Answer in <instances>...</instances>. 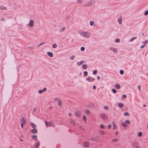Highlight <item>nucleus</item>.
Returning a JSON list of instances; mask_svg holds the SVG:
<instances>
[{
	"instance_id": "nucleus-1",
	"label": "nucleus",
	"mask_w": 148,
	"mask_h": 148,
	"mask_svg": "<svg viewBox=\"0 0 148 148\" xmlns=\"http://www.w3.org/2000/svg\"><path fill=\"white\" fill-rule=\"evenodd\" d=\"M79 34L82 36L86 38H89L90 36V33L88 32L81 31L79 32Z\"/></svg>"
},
{
	"instance_id": "nucleus-2",
	"label": "nucleus",
	"mask_w": 148,
	"mask_h": 148,
	"mask_svg": "<svg viewBox=\"0 0 148 148\" xmlns=\"http://www.w3.org/2000/svg\"><path fill=\"white\" fill-rule=\"evenodd\" d=\"M132 147L134 148H140V146L138 142L134 141L132 143Z\"/></svg>"
},
{
	"instance_id": "nucleus-3",
	"label": "nucleus",
	"mask_w": 148,
	"mask_h": 148,
	"mask_svg": "<svg viewBox=\"0 0 148 148\" xmlns=\"http://www.w3.org/2000/svg\"><path fill=\"white\" fill-rule=\"evenodd\" d=\"M90 140H93L94 141H98L100 140V139L99 136H96L94 137L90 138Z\"/></svg>"
},
{
	"instance_id": "nucleus-4",
	"label": "nucleus",
	"mask_w": 148,
	"mask_h": 148,
	"mask_svg": "<svg viewBox=\"0 0 148 148\" xmlns=\"http://www.w3.org/2000/svg\"><path fill=\"white\" fill-rule=\"evenodd\" d=\"M90 143L88 142L85 141L83 144V146L84 147H88L90 145Z\"/></svg>"
},
{
	"instance_id": "nucleus-5",
	"label": "nucleus",
	"mask_w": 148,
	"mask_h": 148,
	"mask_svg": "<svg viewBox=\"0 0 148 148\" xmlns=\"http://www.w3.org/2000/svg\"><path fill=\"white\" fill-rule=\"evenodd\" d=\"M100 116L105 120H107L108 119L107 115L104 114L102 113L100 114Z\"/></svg>"
},
{
	"instance_id": "nucleus-6",
	"label": "nucleus",
	"mask_w": 148,
	"mask_h": 148,
	"mask_svg": "<svg viewBox=\"0 0 148 148\" xmlns=\"http://www.w3.org/2000/svg\"><path fill=\"white\" fill-rule=\"evenodd\" d=\"M86 80L89 82H92L95 80V79L93 77H89L87 78Z\"/></svg>"
},
{
	"instance_id": "nucleus-7",
	"label": "nucleus",
	"mask_w": 148,
	"mask_h": 148,
	"mask_svg": "<svg viewBox=\"0 0 148 148\" xmlns=\"http://www.w3.org/2000/svg\"><path fill=\"white\" fill-rule=\"evenodd\" d=\"M34 24V21L32 20H31L30 21L29 23V25L30 27H32L33 26Z\"/></svg>"
},
{
	"instance_id": "nucleus-8",
	"label": "nucleus",
	"mask_w": 148,
	"mask_h": 148,
	"mask_svg": "<svg viewBox=\"0 0 148 148\" xmlns=\"http://www.w3.org/2000/svg\"><path fill=\"white\" fill-rule=\"evenodd\" d=\"M109 49L110 50L112 51H113L114 53H116L118 52V51H117V50L115 48L113 47H110Z\"/></svg>"
},
{
	"instance_id": "nucleus-9",
	"label": "nucleus",
	"mask_w": 148,
	"mask_h": 148,
	"mask_svg": "<svg viewBox=\"0 0 148 148\" xmlns=\"http://www.w3.org/2000/svg\"><path fill=\"white\" fill-rule=\"evenodd\" d=\"M45 125L47 126H50L53 125V123L51 122H47L46 121H45Z\"/></svg>"
},
{
	"instance_id": "nucleus-10",
	"label": "nucleus",
	"mask_w": 148,
	"mask_h": 148,
	"mask_svg": "<svg viewBox=\"0 0 148 148\" xmlns=\"http://www.w3.org/2000/svg\"><path fill=\"white\" fill-rule=\"evenodd\" d=\"M47 90V88H44L42 90H40L38 91V93L39 94H42L43 92Z\"/></svg>"
},
{
	"instance_id": "nucleus-11",
	"label": "nucleus",
	"mask_w": 148,
	"mask_h": 148,
	"mask_svg": "<svg viewBox=\"0 0 148 148\" xmlns=\"http://www.w3.org/2000/svg\"><path fill=\"white\" fill-rule=\"evenodd\" d=\"M30 131L33 134H36L37 133V130L36 129L31 130Z\"/></svg>"
},
{
	"instance_id": "nucleus-12",
	"label": "nucleus",
	"mask_w": 148,
	"mask_h": 148,
	"mask_svg": "<svg viewBox=\"0 0 148 148\" xmlns=\"http://www.w3.org/2000/svg\"><path fill=\"white\" fill-rule=\"evenodd\" d=\"M122 17L121 16H120L119 18L118 19V21L119 23L120 24H121L122 22Z\"/></svg>"
},
{
	"instance_id": "nucleus-13",
	"label": "nucleus",
	"mask_w": 148,
	"mask_h": 148,
	"mask_svg": "<svg viewBox=\"0 0 148 148\" xmlns=\"http://www.w3.org/2000/svg\"><path fill=\"white\" fill-rule=\"evenodd\" d=\"M93 2V1H89L86 5V6H89L91 5V4H92V3Z\"/></svg>"
},
{
	"instance_id": "nucleus-14",
	"label": "nucleus",
	"mask_w": 148,
	"mask_h": 148,
	"mask_svg": "<svg viewBox=\"0 0 148 148\" xmlns=\"http://www.w3.org/2000/svg\"><path fill=\"white\" fill-rule=\"evenodd\" d=\"M75 114L77 117H79L80 116V112L79 110H77L76 111Z\"/></svg>"
},
{
	"instance_id": "nucleus-15",
	"label": "nucleus",
	"mask_w": 148,
	"mask_h": 148,
	"mask_svg": "<svg viewBox=\"0 0 148 148\" xmlns=\"http://www.w3.org/2000/svg\"><path fill=\"white\" fill-rule=\"evenodd\" d=\"M21 123H23L24 124H25L26 123V122L25 120H24V117L23 116L21 119Z\"/></svg>"
},
{
	"instance_id": "nucleus-16",
	"label": "nucleus",
	"mask_w": 148,
	"mask_h": 148,
	"mask_svg": "<svg viewBox=\"0 0 148 148\" xmlns=\"http://www.w3.org/2000/svg\"><path fill=\"white\" fill-rule=\"evenodd\" d=\"M47 55L50 57H53V53H52L50 52H48L47 53Z\"/></svg>"
},
{
	"instance_id": "nucleus-17",
	"label": "nucleus",
	"mask_w": 148,
	"mask_h": 148,
	"mask_svg": "<svg viewBox=\"0 0 148 148\" xmlns=\"http://www.w3.org/2000/svg\"><path fill=\"white\" fill-rule=\"evenodd\" d=\"M69 122L73 125H75V123L74 121L72 120V119H70L69 120Z\"/></svg>"
},
{
	"instance_id": "nucleus-18",
	"label": "nucleus",
	"mask_w": 148,
	"mask_h": 148,
	"mask_svg": "<svg viewBox=\"0 0 148 148\" xmlns=\"http://www.w3.org/2000/svg\"><path fill=\"white\" fill-rule=\"evenodd\" d=\"M31 125L32 127L33 128V129H36L37 126L35 124L33 123H31Z\"/></svg>"
},
{
	"instance_id": "nucleus-19",
	"label": "nucleus",
	"mask_w": 148,
	"mask_h": 148,
	"mask_svg": "<svg viewBox=\"0 0 148 148\" xmlns=\"http://www.w3.org/2000/svg\"><path fill=\"white\" fill-rule=\"evenodd\" d=\"M7 9V8L3 5L0 6V9L2 10H5Z\"/></svg>"
},
{
	"instance_id": "nucleus-20",
	"label": "nucleus",
	"mask_w": 148,
	"mask_h": 148,
	"mask_svg": "<svg viewBox=\"0 0 148 148\" xmlns=\"http://www.w3.org/2000/svg\"><path fill=\"white\" fill-rule=\"evenodd\" d=\"M112 124H113V129L114 130L116 129V126L115 124V122L114 121H113L112 122Z\"/></svg>"
},
{
	"instance_id": "nucleus-21",
	"label": "nucleus",
	"mask_w": 148,
	"mask_h": 148,
	"mask_svg": "<svg viewBox=\"0 0 148 148\" xmlns=\"http://www.w3.org/2000/svg\"><path fill=\"white\" fill-rule=\"evenodd\" d=\"M45 43V42H43L39 43L37 46V47H39L40 46L43 45Z\"/></svg>"
},
{
	"instance_id": "nucleus-22",
	"label": "nucleus",
	"mask_w": 148,
	"mask_h": 148,
	"mask_svg": "<svg viewBox=\"0 0 148 148\" xmlns=\"http://www.w3.org/2000/svg\"><path fill=\"white\" fill-rule=\"evenodd\" d=\"M115 88L116 89H119L120 88V85L119 84H116L115 85Z\"/></svg>"
},
{
	"instance_id": "nucleus-23",
	"label": "nucleus",
	"mask_w": 148,
	"mask_h": 148,
	"mask_svg": "<svg viewBox=\"0 0 148 148\" xmlns=\"http://www.w3.org/2000/svg\"><path fill=\"white\" fill-rule=\"evenodd\" d=\"M82 68L84 69H86L87 68V66L86 64H84L82 65Z\"/></svg>"
},
{
	"instance_id": "nucleus-24",
	"label": "nucleus",
	"mask_w": 148,
	"mask_h": 148,
	"mask_svg": "<svg viewBox=\"0 0 148 148\" xmlns=\"http://www.w3.org/2000/svg\"><path fill=\"white\" fill-rule=\"evenodd\" d=\"M32 138L34 140H37V136L36 135H33L32 136Z\"/></svg>"
},
{
	"instance_id": "nucleus-25",
	"label": "nucleus",
	"mask_w": 148,
	"mask_h": 148,
	"mask_svg": "<svg viewBox=\"0 0 148 148\" xmlns=\"http://www.w3.org/2000/svg\"><path fill=\"white\" fill-rule=\"evenodd\" d=\"M58 105L59 106H60V107H61L62 106V101L61 100H60V101H58Z\"/></svg>"
},
{
	"instance_id": "nucleus-26",
	"label": "nucleus",
	"mask_w": 148,
	"mask_h": 148,
	"mask_svg": "<svg viewBox=\"0 0 148 148\" xmlns=\"http://www.w3.org/2000/svg\"><path fill=\"white\" fill-rule=\"evenodd\" d=\"M35 147L38 148L40 146V142H38L35 145Z\"/></svg>"
},
{
	"instance_id": "nucleus-27",
	"label": "nucleus",
	"mask_w": 148,
	"mask_h": 148,
	"mask_svg": "<svg viewBox=\"0 0 148 148\" xmlns=\"http://www.w3.org/2000/svg\"><path fill=\"white\" fill-rule=\"evenodd\" d=\"M122 126L124 127H127V124L125 122H123L122 123Z\"/></svg>"
},
{
	"instance_id": "nucleus-28",
	"label": "nucleus",
	"mask_w": 148,
	"mask_h": 148,
	"mask_svg": "<svg viewBox=\"0 0 148 148\" xmlns=\"http://www.w3.org/2000/svg\"><path fill=\"white\" fill-rule=\"evenodd\" d=\"M65 29V27H63L62 28L60 29L59 32H63Z\"/></svg>"
},
{
	"instance_id": "nucleus-29",
	"label": "nucleus",
	"mask_w": 148,
	"mask_h": 148,
	"mask_svg": "<svg viewBox=\"0 0 148 148\" xmlns=\"http://www.w3.org/2000/svg\"><path fill=\"white\" fill-rule=\"evenodd\" d=\"M137 38V37H134L132 38L130 40V42H131L133 41L134 40L136 39Z\"/></svg>"
},
{
	"instance_id": "nucleus-30",
	"label": "nucleus",
	"mask_w": 148,
	"mask_h": 148,
	"mask_svg": "<svg viewBox=\"0 0 148 148\" xmlns=\"http://www.w3.org/2000/svg\"><path fill=\"white\" fill-rule=\"evenodd\" d=\"M118 106H119L120 108H122L123 106V104L122 103H119L118 104Z\"/></svg>"
},
{
	"instance_id": "nucleus-31",
	"label": "nucleus",
	"mask_w": 148,
	"mask_h": 148,
	"mask_svg": "<svg viewBox=\"0 0 148 148\" xmlns=\"http://www.w3.org/2000/svg\"><path fill=\"white\" fill-rule=\"evenodd\" d=\"M99 132L102 134L104 135L105 134V133L103 131L101 130H100L99 131Z\"/></svg>"
},
{
	"instance_id": "nucleus-32",
	"label": "nucleus",
	"mask_w": 148,
	"mask_h": 148,
	"mask_svg": "<svg viewBox=\"0 0 148 148\" xmlns=\"http://www.w3.org/2000/svg\"><path fill=\"white\" fill-rule=\"evenodd\" d=\"M83 63V61L81 60L80 62H77V64L78 65H81Z\"/></svg>"
},
{
	"instance_id": "nucleus-33",
	"label": "nucleus",
	"mask_w": 148,
	"mask_h": 148,
	"mask_svg": "<svg viewBox=\"0 0 148 148\" xmlns=\"http://www.w3.org/2000/svg\"><path fill=\"white\" fill-rule=\"evenodd\" d=\"M75 58V56L74 55H73L70 57V59L71 60H73Z\"/></svg>"
},
{
	"instance_id": "nucleus-34",
	"label": "nucleus",
	"mask_w": 148,
	"mask_h": 148,
	"mask_svg": "<svg viewBox=\"0 0 148 148\" xmlns=\"http://www.w3.org/2000/svg\"><path fill=\"white\" fill-rule=\"evenodd\" d=\"M142 135V133L141 132H139L138 134V137H140Z\"/></svg>"
},
{
	"instance_id": "nucleus-35",
	"label": "nucleus",
	"mask_w": 148,
	"mask_h": 148,
	"mask_svg": "<svg viewBox=\"0 0 148 148\" xmlns=\"http://www.w3.org/2000/svg\"><path fill=\"white\" fill-rule=\"evenodd\" d=\"M57 47V45L56 44H54L52 45V47L53 48H56Z\"/></svg>"
},
{
	"instance_id": "nucleus-36",
	"label": "nucleus",
	"mask_w": 148,
	"mask_h": 148,
	"mask_svg": "<svg viewBox=\"0 0 148 148\" xmlns=\"http://www.w3.org/2000/svg\"><path fill=\"white\" fill-rule=\"evenodd\" d=\"M84 77H85L88 75V72L86 71H85L84 72Z\"/></svg>"
},
{
	"instance_id": "nucleus-37",
	"label": "nucleus",
	"mask_w": 148,
	"mask_h": 148,
	"mask_svg": "<svg viewBox=\"0 0 148 148\" xmlns=\"http://www.w3.org/2000/svg\"><path fill=\"white\" fill-rule=\"evenodd\" d=\"M85 112L88 115L89 114H90V111L88 110H85Z\"/></svg>"
},
{
	"instance_id": "nucleus-38",
	"label": "nucleus",
	"mask_w": 148,
	"mask_h": 148,
	"mask_svg": "<svg viewBox=\"0 0 148 148\" xmlns=\"http://www.w3.org/2000/svg\"><path fill=\"white\" fill-rule=\"evenodd\" d=\"M120 41V39L119 38H117L115 39V42H119Z\"/></svg>"
},
{
	"instance_id": "nucleus-39",
	"label": "nucleus",
	"mask_w": 148,
	"mask_h": 148,
	"mask_svg": "<svg viewBox=\"0 0 148 148\" xmlns=\"http://www.w3.org/2000/svg\"><path fill=\"white\" fill-rule=\"evenodd\" d=\"M112 91L114 93H116V90L114 89H113L112 90Z\"/></svg>"
},
{
	"instance_id": "nucleus-40",
	"label": "nucleus",
	"mask_w": 148,
	"mask_h": 148,
	"mask_svg": "<svg viewBox=\"0 0 148 148\" xmlns=\"http://www.w3.org/2000/svg\"><path fill=\"white\" fill-rule=\"evenodd\" d=\"M101 128L104 129L105 128V126L103 124H101L100 126Z\"/></svg>"
},
{
	"instance_id": "nucleus-41",
	"label": "nucleus",
	"mask_w": 148,
	"mask_h": 148,
	"mask_svg": "<svg viewBox=\"0 0 148 148\" xmlns=\"http://www.w3.org/2000/svg\"><path fill=\"white\" fill-rule=\"evenodd\" d=\"M94 23V22L93 21H90V25L91 26L93 25Z\"/></svg>"
},
{
	"instance_id": "nucleus-42",
	"label": "nucleus",
	"mask_w": 148,
	"mask_h": 148,
	"mask_svg": "<svg viewBox=\"0 0 148 148\" xmlns=\"http://www.w3.org/2000/svg\"><path fill=\"white\" fill-rule=\"evenodd\" d=\"M148 42V40H144V41L142 43H143L146 44Z\"/></svg>"
},
{
	"instance_id": "nucleus-43",
	"label": "nucleus",
	"mask_w": 148,
	"mask_h": 148,
	"mask_svg": "<svg viewBox=\"0 0 148 148\" xmlns=\"http://www.w3.org/2000/svg\"><path fill=\"white\" fill-rule=\"evenodd\" d=\"M112 140L114 142H117L118 141V139L116 138H114L112 139Z\"/></svg>"
},
{
	"instance_id": "nucleus-44",
	"label": "nucleus",
	"mask_w": 148,
	"mask_h": 148,
	"mask_svg": "<svg viewBox=\"0 0 148 148\" xmlns=\"http://www.w3.org/2000/svg\"><path fill=\"white\" fill-rule=\"evenodd\" d=\"M125 123L126 124L127 123L128 124H129L130 123V121L128 120H126L125 121Z\"/></svg>"
},
{
	"instance_id": "nucleus-45",
	"label": "nucleus",
	"mask_w": 148,
	"mask_h": 148,
	"mask_svg": "<svg viewBox=\"0 0 148 148\" xmlns=\"http://www.w3.org/2000/svg\"><path fill=\"white\" fill-rule=\"evenodd\" d=\"M120 73L121 75L123 74H124V71H123V70H120Z\"/></svg>"
},
{
	"instance_id": "nucleus-46",
	"label": "nucleus",
	"mask_w": 148,
	"mask_h": 148,
	"mask_svg": "<svg viewBox=\"0 0 148 148\" xmlns=\"http://www.w3.org/2000/svg\"><path fill=\"white\" fill-rule=\"evenodd\" d=\"M124 114L125 116H127L129 115V113L128 112H125Z\"/></svg>"
},
{
	"instance_id": "nucleus-47",
	"label": "nucleus",
	"mask_w": 148,
	"mask_h": 148,
	"mask_svg": "<svg viewBox=\"0 0 148 148\" xmlns=\"http://www.w3.org/2000/svg\"><path fill=\"white\" fill-rule=\"evenodd\" d=\"M97 72V70H94L93 72V74H96Z\"/></svg>"
},
{
	"instance_id": "nucleus-48",
	"label": "nucleus",
	"mask_w": 148,
	"mask_h": 148,
	"mask_svg": "<svg viewBox=\"0 0 148 148\" xmlns=\"http://www.w3.org/2000/svg\"><path fill=\"white\" fill-rule=\"evenodd\" d=\"M144 14L145 15H147L148 14V10H146L144 13Z\"/></svg>"
},
{
	"instance_id": "nucleus-49",
	"label": "nucleus",
	"mask_w": 148,
	"mask_h": 148,
	"mask_svg": "<svg viewBox=\"0 0 148 148\" xmlns=\"http://www.w3.org/2000/svg\"><path fill=\"white\" fill-rule=\"evenodd\" d=\"M85 50V48L84 47H81V50L82 51H83Z\"/></svg>"
},
{
	"instance_id": "nucleus-50",
	"label": "nucleus",
	"mask_w": 148,
	"mask_h": 148,
	"mask_svg": "<svg viewBox=\"0 0 148 148\" xmlns=\"http://www.w3.org/2000/svg\"><path fill=\"white\" fill-rule=\"evenodd\" d=\"M104 108L106 110H108V107L107 106H105L104 107Z\"/></svg>"
},
{
	"instance_id": "nucleus-51",
	"label": "nucleus",
	"mask_w": 148,
	"mask_h": 148,
	"mask_svg": "<svg viewBox=\"0 0 148 148\" xmlns=\"http://www.w3.org/2000/svg\"><path fill=\"white\" fill-rule=\"evenodd\" d=\"M86 116H83V119H84V121L85 122H86Z\"/></svg>"
},
{
	"instance_id": "nucleus-52",
	"label": "nucleus",
	"mask_w": 148,
	"mask_h": 148,
	"mask_svg": "<svg viewBox=\"0 0 148 148\" xmlns=\"http://www.w3.org/2000/svg\"><path fill=\"white\" fill-rule=\"evenodd\" d=\"M60 100L58 98H55L54 99L55 101H60Z\"/></svg>"
},
{
	"instance_id": "nucleus-53",
	"label": "nucleus",
	"mask_w": 148,
	"mask_h": 148,
	"mask_svg": "<svg viewBox=\"0 0 148 148\" xmlns=\"http://www.w3.org/2000/svg\"><path fill=\"white\" fill-rule=\"evenodd\" d=\"M141 86H140V85H138V88L139 90V91H141Z\"/></svg>"
},
{
	"instance_id": "nucleus-54",
	"label": "nucleus",
	"mask_w": 148,
	"mask_h": 148,
	"mask_svg": "<svg viewBox=\"0 0 148 148\" xmlns=\"http://www.w3.org/2000/svg\"><path fill=\"white\" fill-rule=\"evenodd\" d=\"M146 46V45H142L141 47H140V48L141 49H143V48H144Z\"/></svg>"
},
{
	"instance_id": "nucleus-55",
	"label": "nucleus",
	"mask_w": 148,
	"mask_h": 148,
	"mask_svg": "<svg viewBox=\"0 0 148 148\" xmlns=\"http://www.w3.org/2000/svg\"><path fill=\"white\" fill-rule=\"evenodd\" d=\"M126 95L125 94H124V95H123L122 96V97L124 98V99H125L126 98Z\"/></svg>"
},
{
	"instance_id": "nucleus-56",
	"label": "nucleus",
	"mask_w": 148,
	"mask_h": 148,
	"mask_svg": "<svg viewBox=\"0 0 148 148\" xmlns=\"http://www.w3.org/2000/svg\"><path fill=\"white\" fill-rule=\"evenodd\" d=\"M37 109L36 108H33V111L34 112H36L37 111Z\"/></svg>"
},
{
	"instance_id": "nucleus-57",
	"label": "nucleus",
	"mask_w": 148,
	"mask_h": 148,
	"mask_svg": "<svg viewBox=\"0 0 148 148\" xmlns=\"http://www.w3.org/2000/svg\"><path fill=\"white\" fill-rule=\"evenodd\" d=\"M77 1L78 3H82V1H81V0H77Z\"/></svg>"
},
{
	"instance_id": "nucleus-58",
	"label": "nucleus",
	"mask_w": 148,
	"mask_h": 148,
	"mask_svg": "<svg viewBox=\"0 0 148 148\" xmlns=\"http://www.w3.org/2000/svg\"><path fill=\"white\" fill-rule=\"evenodd\" d=\"M111 125H108V128H109V129L111 128Z\"/></svg>"
},
{
	"instance_id": "nucleus-59",
	"label": "nucleus",
	"mask_w": 148,
	"mask_h": 148,
	"mask_svg": "<svg viewBox=\"0 0 148 148\" xmlns=\"http://www.w3.org/2000/svg\"><path fill=\"white\" fill-rule=\"evenodd\" d=\"M24 124L22 123H21V128L23 129V125Z\"/></svg>"
},
{
	"instance_id": "nucleus-60",
	"label": "nucleus",
	"mask_w": 148,
	"mask_h": 148,
	"mask_svg": "<svg viewBox=\"0 0 148 148\" xmlns=\"http://www.w3.org/2000/svg\"><path fill=\"white\" fill-rule=\"evenodd\" d=\"M93 88L94 89H95L96 88V86L95 85H93Z\"/></svg>"
},
{
	"instance_id": "nucleus-61",
	"label": "nucleus",
	"mask_w": 148,
	"mask_h": 148,
	"mask_svg": "<svg viewBox=\"0 0 148 148\" xmlns=\"http://www.w3.org/2000/svg\"><path fill=\"white\" fill-rule=\"evenodd\" d=\"M97 79H98V80H99L100 79V77L99 76H98L97 77Z\"/></svg>"
},
{
	"instance_id": "nucleus-62",
	"label": "nucleus",
	"mask_w": 148,
	"mask_h": 148,
	"mask_svg": "<svg viewBox=\"0 0 148 148\" xmlns=\"http://www.w3.org/2000/svg\"><path fill=\"white\" fill-rule=\"evenodd\" d=\"M118 132L116 131L115 132V135H117L118 134Z\"/></svg>"
},
{
	"instance_id": "nucleus-63",
	"label": "nucleus",
	"mask_w": 148,
	"mask_h": 148,
	"mask_svg": "<svg viewBox=\"0 0 148 148\" xmlns=\"http://www.w3.org/2000/svg\"><path fill=\"white\" fill-rule=\"evenodd\" d=\"M69 16H68L66 17V18L67 19H68L69 18Z\"/></svg>"
},
{
	"instance_id": "nucleus-64",
	"label": "nucleus",
	"mask_w": 148,
	"mask_h": 148,
	"mask_svg": "<svg viewBox=\"0 0 148 148\" xmlns=\"http://www.w3.org/2000/svg\"><path fill=\"white\" fill-rule=\"evenodd\" d=\"M29 48L30 49H33V47H29Z\"/></svg>"
}]
</instances>
